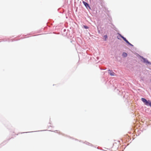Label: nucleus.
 I'll list each match as a JSON object with an SVG mask.
<instances>
[{"label": "nucleus", "mask_w": 151, "mask_h": 151, "mask_svg": "<svg viewBox=\"0 0 151 151\" xmlns=\"http://www.w3.org/2000/svg\"><path fill=\"white\" fill-rule=\"evenodd\" d=\"M142 101L144 102V104L147 106H150L151 107V101L150 100L147 101L145 99L142 98Z\"/></svg>", "instance_id": "f257e3e1"}, {"label": "nucleus", "mask_w": 151, "mask_h": 151, "mask_svg": "<svg viewBox=\"0 0 151 151\" xmlns=\"http://www.w3.org/2000/svg\"><path fill=\"white\" fill-rule=\"evenodd\" d=\"M108 72L111 76H114L115 75V73L112 71V70H108Z\"/></svg>", "instance_id": "f03ea898"}, {"label": "nucleus", "mask_w": 151, "mask_h": 151, "mask_svg": "<svg viewBox=\"0 0 151 151\" xmlns=\"http://www.w3.org/2000/svg\"><path fill=\"white\" fill-rule=\"evenodd\" d=\"M142 59L143 60V62L144 63H145L148 64H151V63L150 62H149L145 58H142Z\"/></svg>", "instance_id": "7ed1b4c3"}, {"label": "nucleus", "mask_w": 151, "mask_h": 151, "mask_svg": "<svg viewBox=\"0 0 151 151\" xmlns=\"http://www.w3.org/2000/svg\"><path fill=\"white\" fill-rule=\"evenodd\" d=\"M127 55L126 52H123L122 54V56L124 57H126L127 56Z\"/></svg>", "instance_id": "20e7f679"}, {"label": "nucleus", "mask_w": 151, "mask_h": 151, "mask_svg": "<svg viewBox=\"0 0 151 151\" xmlns=\"http://www.w3.org/2000/svg\"><path fill=\"white\" fill-rule=\"evenodd\" d=\"M83 3L86 7H87V6H89V5L88 4H87V3H86V2L83 1Z\"/></svg>", "instance_id": "39448f33"}, {"label": "nucleus", "mask_w": 151, "mask_h": 151, "mask_svg": "<svg viewBox=\"0 0 151 151\" xmlns=\"http://www.w3.org/2000/svg\"><path fill=\"white\" fill-rule=\"evenodd\" d=\"M120 36L125 41L127 39L125 38L124 37L121 35H120Z\"/></svg>", "instance_id": "423d86ee"}, {"label": "nucleus", "mask_w": 151, "mask_h": 151, "mask_svg": "<svg viewBox=\"0 0 151 151\" xmlns=\"http://www.w3.org/2000/svg\"><path fill=\"white\" fill-rule=\"evenodd\" d=\"M83 27H84V28H85V29H88V26H85V25H84Z\"/></svg>", "instance_id": "0eeeda50"}, {"label": "nucleus", "mask_w": 151, "mask_h": 151, "mask_svg": "<svg viewBox=\"0 0 151 151\" xmlns=\"http://www.w3.org/2000/svg\"><path fill=\"white\" fill-rule=\"evenodd\" d=\"M128 44H129V42L127 40L125 41Z\"/></svg>", "instance_id": "6e6552de"}, {"label": "nucleus", "mask_w": 151, "mask_h": 151, "mask_svg": "<svg viewBox=\"0 0 151 151\" xmlns=\"http://www.w3.org/2000/svg\"><path fill=\"white\" fill-rule=\"evenodd\" d=\"M104 37H105V38L106 39L107 38V36L106 35H105L104 36Z\"/></svg>", "instance_id": "1a4fd4ad"}, {"label": "nucleus", "mask_w": 151, "mask_h": 151, "mask_svg": "<svg viewBox=\"0 0 151 151\" xmlns=\"http://www.w3.org/2000/svg\"><path fill=\"white\" fill-rule=\"evenodd\" d=\"M129 45H131V46H133V45L131 44L130 43H129V44H128Z\"/></svg>", "instance_id": "9d476101"}]
</instances>
